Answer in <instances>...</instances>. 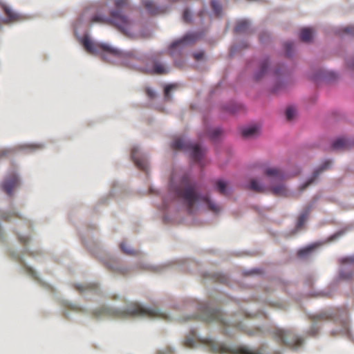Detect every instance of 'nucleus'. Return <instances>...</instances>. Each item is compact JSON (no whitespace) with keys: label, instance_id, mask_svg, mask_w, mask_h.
Instances as JSON below:
<instances>
[{"label":"nucleus","instance_id":"obj_27","mask_svg":"<svg viewBox=\"0 0 354 354\" xmlns=\"http://www.w3.org/2000/svg\"><path fill=\"white\" fill-rule=\"evenodd\" d=\"M309 212L308 211H306L305 212L302 213L298 218L297 227L298 228L301 227L306 221L308 219Z\"/></svg>","mask_w":354,"mask_h":354},{"label":"nucleus","instance_id":"obj_22","mask_svg":"<svg viewBox=\"0 0 354 354\" xmlns=\"http://www.w3.org/2000/svg\"><path fill=\"white\" fill-rule=\"evenodd\" d=\"M258 133L259 129L254 126L244 128L241 131V135L245 138H254L257 136Z\"/></svg>","mask_w":354,"mask_h":354},{"label":"nucleus","instance_id":"obj_34","mask_svg":"<svg viewBox=\"0 0 354 354\" xmlns=\"http://www.w3.org/2000/svg\"><path fill=\"white\" fill-rule=\"evenodd\" d=\"M343 32L346 34L354 35V26H348L345 27Z\"/></svg>","mask_w":354,"mask_h":354},{"label":"nucleus","instance_id":"obj_41","mask_svg":"<svg viewBox=\"0 0 354 354\" xmlns=\"http://www.w3.org/2000/svg\"><path fill=\"white\" fill-rule=\"evenodd\" d=\"M261 333V330L259 328H257L254 332H249L248 334L250 335H255Z\"/></svg>","mask_w":354,"mask_h":354},{"label":"nucleus","instance_id":"obj_40","mask_svg":"<svg viewBox=\"0 0 354 354\" xmlns=\"http://www.w3.org/2000/svg\"><path fill=\"white\" fill-rule=\"evenodd\" d=\"M19 241L23 243H26L29 241V238L27 237V236H26V237H19Z\"/></svg>","mask_w":354,"mask_h":354},{"label":"nucleus","instance_id":"obj_5","mask_svg":"<svg viewBox=\"0 0 354 354\" xmlns=\"http://www.w3.org/2000/svg\"><path fill=\"white\" fill-rule=\"evenodd\" d=\"M209 350L216 354H263L261 348L255 350L250 349L246 346H241L235 349L231 350L225 344L216 342L212 339H207L205 341Z\"/></svg>","mask_w":354,"mask_h":354},{"label":"nucleus","instance_id":"obj_45","mask_svg":"<svg viewBox=\"0 0 354 354\" xmlns=\"http://www.w3.org/2000/svg\"><path fill=\"white\" fill-rule=\"evenodd\" d=\"M274 73H275V75H280V74H281V73H280V71H279V70H276V71H274Z\"/></svg>","mask_w":354,"mask_h":354},{"label":"nucleus","instance_id":"obj_7","mask_svg":"<svg viewBox=\"0 0 354 354\" xmlns=\"http://www.w3.org/2000/svg\"><path fill=\"white\" fill-rule=\"evenodd\" d=\"M82 44L86 51L91 54H97L102 50L118 57H122L124 55L123 53L118 49L113 48L107 44L95 43L86 37L83 38Z\"/></svg>","mask_w":354,"mask_h":354},{"label":"nucleus","instance_id":"obj_44","mask_svg":"<svg viewBox=\"0 0 354 354\" xmlns=\"http://www.w3.org/2000/svg\"><path fill=\"white\" fill-rule=\"evenodd\" d=\"M126 55H127V56H128V57H131L133 56V53H131V52H129V53H127L126 54Z\"/></svg>","mask_w":354,"mask_h":354},{"label":"nucleus","instance_id":"obj_6","mask_svg":"<svg viewBox=\"0 0 354 354\" xmlns=\"http://www.w3.org/2000/svg\"><path fill=\"white\" fill-rule=\"evenodd\" d=\"M272 335L278 343L292 349L298 348L304 343V339L295 335L290 330L276 328L272 332Z\"/></svg>","mask_w":354,"mask_h":354},{"label":"nucleus","instance_id":"obj_14","mask_svg":"<svg viewBox=\"0 0 354 354\" xmlns=\"http://www.w3.org/2000/svg\"><path fill=\"white\" fill-rule=\"evenodd\" d=\"M131 159L138 169L142 170L148 174L149 164L147 158L140 154L138 147H133L131 153Z\"/></svg>","mask_w":354,"mask_h":354},{"label":"nucleus","instance_id":"obj_2","mask_svg":"<svg viewBox=\"0 0 354 354\" xmlns=\"http://www.w3.org/2000/svg\"><path fill=\"white\" fill-rule=\"evenodd\" d=\"M114 4L116 10L111 11L109 17H106L102 10H101L91 18V23L111 25L122 34L129 36L131 33L132 21L127 16L121 13L122 9H126L129 7V1L114 0Z\"/></svg>","mask_w":354,"mask_h":354},{"label":"nucleus","instance_id":"obj_25","mask_svg":"<svg viewBox=\"0 0 354 354\" xmlns=\"http://www.w3.org/2000/svg\"><path fill=\"white\" fill-rule=\"evenodd\" d=\"M330 160H326L325 161L322 165H320L313 173V175L312 177H317L322 171L328 169L330 165H331Z\"/></svg>","mask_w":354,"mask_h":354},{"label":"nucleus","instance_id":"obj_47","mask_svg":"<svg viewBox=\"0 0 354 354\" xmlns=\"http://www.w3.org/2000/svg\"><path fill=\"white\" fill-rule=\"evenodd\" d=\"M186 344H190V343L189 342V340H188V339H187V341H186Z\"/></svg>","mask_w":354,"mask_h":354},{"label":"nucleus","instance_id":"obj_31","mask_svg":"<svg viewBox=\"0 0 354 354\" xmlns=\"http://www.w3.org/2000/svg\"><path fill=\"white\" fill-rule=\"evenodd\" d=\"M176 88H177V85H176V84H169V85H167L165 86L164 92H165V98L167 100H171V96H170L169 93L173 89H174Z\"/></svg>","mask_w":354,"mask_h":354},{"label":"nucleus","instance_id":"obj_35","mask_svg":"<svg viewBox=\"0 0 354 354\" xmlns=\"http://www.w3.org/2000/svg\"><path fill=\"white\" fill-rule=\"evenodd\" d=\"M193 57L196 61H200L204 57V52L200 51L193 54Z\"/></svg>","mask_w":354,"mask_h":354},{"label":"nucleus","instance_id":"obj_26","mask_svg":"<svg viewBox=\"0 0 354 354\" xmlns=\"http://www.w3.org/2000/svg\"><path fill=\"white\" fill-rule=\"evenodd\" d=\"M223 131L220 128H214L212 129H210L208 132V135L209 138L213 140H216L222 135Z\"/></svg>","mask_w":354,"mask_h":354},{"label":"nucleus","instance_id":"obj_39","mask_svg":"<svg viewBox=\"0 0 354 354\" xmlns=\"http://www.w3.org/2000/svg\"><path fill=\"white\" fill-rule=\"evenodd\" d=\"M315 179V178H310L306 183L301 186V189L304 190V189H306V187L310 185Z\"/></svg>","mask_w":354,"mask_h":354},{"label":"nucleus","instance_id":"obj_15","mask_svg":"<svg viewBox=\"0 0 354 354\" xmlns=\"http://www.w3.org/2000/svg\"><path fill=\"white\" fill-rule=\"evenodd\" d=\"M354 147V141H351L345 138H339L332 144V149L336 151H345Z\"/></svg>","mask_w":354,"mask_h":354},{"label":"nucleus","instance_id":"obj_9","mask_svg":"<svg viewBox=\"0 0 354 354\" xmlns=\"http://www.w3.org/2000/svg\"><path fill=\"white\" fill-rule=\"evenodd\" d=\"M250 189L257 192H265L271 190L272 192L277 196H285L286 194V189L282 184H279L272 187H266L258 180L253 179L250 184Z\"/></svg>","mask_w":354,"mask_h":354},{"label":"nucleus","instance_id":"obj_43","mask_svg":"<svg viewBox=\"0 0 354 354\" xmlns=\"http://www.w3.org/2000/svg\"><path fill=\"white\" fill-rule=\"evenodd\" d=\"M232 326L234 327V328H240V324L239 323H233L232 324Z\"/></svg>","mask_w":354,"mask_h":354},{"label":"nucleus","instance_id":"obj_33","mask_svg":"<svg viewBox=\"0 0 354 354\" xmlns=\"http://www.w3.org/2000/svg\"><path fill=\"white\" fill-rule=\"evenodd\" d=\"M284 47H285L286 53L287 56H288V57L291 56L292 50L293 48V44L292 42H286L284 44Z\"/></svg>","mask_w":354,"mask_h":354},{"label":"nucleus","instance_id":"obj_29","mask_svg":"<svg viewBox=\"0 0 354 354\" xmlns=\"http://www.w3.org/2000/svg\"><path fill=\"white\" fill-rule=\"evenodd\" d=\"M211 6L213 11L217 16L221 15L222 8L220 3L217 0H212L211 1Z\"/></svg>","mask_w":354,"mask_h":354},{"label":"nucleus","instance_id":"obj_42","mask_svg":"<svg viewBox=\"0 0 354 354\" xmlns=\"http://www.w3.org/2000/svg\"><path fill=\"white\" fill-rule=\"evenodd\" d=\"M27 271L30 274H31L34 278H36L34 271L32 270V268H28L27 269Z\"/></svg>","mask_w":354,"mask_h":354},{"label":"nucleus","instance_id":"obj_21","mask_svg":"<svg viewBox=\"0 0 354 354\" xmlns=\"http://www.w3.org/2000/svg\"><path fill=\"white\" fill-rule=\"evenodd\" d=\"M17 183V178H10L3 183V189L7 194L11 195Z\"/></svg>","mask_w":354,"mask_h":354},{"label":"nucleus","instance_id":"obj_10","mask_svg":"<svg viewBox=\"0 0 354 354\" xmlns=\"http://www.w3.org/2000/svg\"><path fill=\"white\" fill-rule=\"evenodd\" d=\"M201 319L205 322H217L224 326H227V322L223 318V314L218 309L204 308Z\"/></svg>","mask_w":354,"mask_h":354},{"label":"nucleus","instance_id":"obj_37","mask_svg":"<svg viewBox=\"0 0 354 354\" xmlns=\"http://www.w3.org/2000/svg\"><path fill=\"white\" fill-rule=\"evenodd\" d=\"M26 147L28 149H30L32 151H34V150L42 149L43 145H27Z\"/></svg>","mask_w":354,"mask_h":354},{"label":"nucleus","instance_id":"obj_38","mask_svg":"<svg viewBox=\"0 0 354 354\" xmlns=\"http://www.w3.org/2000/svg\"><path fill=\"white\" fill-rule=\"evenodd\" d=\"M146 93H147V95L150 98H153V97H155V93H154V91H153L152 89L149 88H147L146 89Z\"/></svg>","mask_w":354,"mask_h":354},{"label":"nucleus","instance_id":"obj_3","mask_svg":"<svg viewBox=\"0 0 354 354\" xmlns=\"http://www.w3.org/2000/svg\"><path fill=\"white\" fill-rule=\"evenodd\" d=\"M113 315L118 318L127 317H141L148 318H160L168 320V316L156 308H145L138 303H131L124 310H115Z\"/></svg>","mask_w":354,"mask_h":354},{"label":"nucleus","instance_id":"obj_16","mask_svg":"<svg viewBox=\"0 0 354 354\" xmlns=\"http://www.w3.org/2000/svg\"><path fill=\"white\" fill-rule=\"evenodd\" d=\"M1 6L7 17L6 22H17L21 21L23 19V17L19 14L13 11L6 4L1 3Z\"/></svg>","mask_w":354,"mask_h":354},{"label":"nucleus","instance_id":"obj_36","mask_svg":"<svg viewBox=\"0 0 354 354\" xmlns=\"http://www.w3.org/2000/svg\"><path fill=\"white\" fill-rule=\"evenodd\" d=\"M183 20L185 22H189L191 20V15L189 12V10H185L183 12Z\"/></svg>","mask_w":354,"mask_h":354},{"label":"nucleus","instance_id":"obj_4","mask_svg":"<svg viewBox=\"0 0 354 354\" xmlns=\"http://www.w3.org/2000/svg\"><path fill=\"white\" fill-rule=\"evenodd\" d=\"M171 147L174 150L188 153L193 162L201 165H203L206 149L201 147L198 144L192 143L183 137H177L174 139Z\"/></svg>","mask_w":354,"mask_h":354},{"label":"nucleus","instance_id":"obj_12","mask_svg":"<svg viewBox=\"0 0 354 354\" xmlns=\"http://www.w3.org/2000/svg\"><path fill=\"white\" fill-rule=\"evenodd\" d=\"M343 267L340 277L344 279H350L354 274V256L342 258L339 260Z\"/></svg>","mask_w":354,"mask_h":354},{"label":"nucleus","instance_id":"obj_8","mask_svg":"<svg viewBox=\"0 0 354 354\" xmlns=\"http://www.w3.org/2000/svg\"><path fill=\"white\" fill-rule=\"evenodd\" d=\"M198 38L199 35L197 33H188L182 38L175 40L169 47L170 55L174 56L176 53H180L184 48L193 45Z\"/></svg>","mask_w":354,"mask_h":354},{"label":"nucleus","instance_id":"obj_17","mask_svg":"<svg viewBox=\"0 0 354 354\" xmlns=\"http://www.w3.org/2000/svg\"><path fill=\"white\" fill-rule=\"evenodd\" d=\"M169 70L167 67H165L162 63L156 61H153V68L147 71V73L157 75L167 74Z\"/></svg>","mask_w":354,"mask_h":354},{"label":"nucleus","instance_id":"obj_23","mask_svg":"<svg viewBox=\"0 0 354 354\" xmlns=\"http://www.w3.org/2000/svg\"><path fill=\"white\" fill-rule=\"evenodd\" d=\"M250 27L249 21L246 20H241L239 21L234 27V31L236 33L245 32Z\"/></svg>","mask_w":354,"mask_h":354},{"label":"nucleus","instance_id":"obj_19","mask_svg":"<svg viewBox=\"0 0 354 354\" xmlns=\"http://www.w3.org/2000/svg\"><path fill=\"white\" fill-rule=\"evenodd\" d=\"M143 5L151 15H158L165 12V9L156 6L154 3L149 0L143 1Z\"/></svg>","mask_w":354,"mask_h":354},{"label":"nucleus","instance_id":"obj_28","mask_svg":"<svg viewBox=\"0 0 354 354\" xmlns=\"http://www.w3.org/2000/svg\"><path fill=\"white\" fill-rule=\"evenodd\" d=\"M216 189H218V192L223 195L226 196L228 194L227 185L224 182H223L221 180H219L217 183Z\"/></svg>","mask_w":354,"mask_h":354},{"label":"nucleus","instance_id":"obj_24","mask_svg":"<svg viewBox=\"0 0 354 354\" xmlns=\"http://www.w3.org/2000/svg\"><path fill=\"white\" fill-rule=\"evenodd\" d=\"M319 245L317 243L312 244L308 245L304 248L299 250L297 252V254L300 257H305L312 253V252L317 248Z\"/></svg>","mask_w":354,"mask_h":354},{"label":"nucleus","instance_id":"obj_20","mask_svg":"<svg viewBox=\"0 0 354 354\" xmlns=\"http://www.w3.org/2000/svg\"><path fill=\"white\" fill-rule=\"evenodd\" d=\"M313 30L311 28H304L300 30L299 38L302 41L309 42L313 37Z\"/></svg>","mask_w":354,"mask_h":354},{"label":"nucleus","instance_id":"obj_32","mask_svg":"<svg viewBox=\"0 0 354 354\" xmlns=\"http://www.w3.org/2000/svg\"><path fill=\"white\" fill-rule=\"evenodd\" d=\"M295 112H296L295 109L293 107H292V106L288 107L286 110V117L287 120H292L295 115Z\"/></svg>","mask_w":354,"mask_h":354},{"label":"nucleus","instance_id":"obj_18","mask_svg":"<svg viewBox=\"0 0 354 354\" xmlns=\"http://www.w3.org/2000/svg\"><path fill=\"white\" fill-rule=\"evenodd\" d=\"M268 65L269 62L268 59H264L260 63L259 70L254 75V78L256 81L260 80L266 75Z\"/></svg>","mask_w":354,"mask_h":354},{"label":"nucleus","instance_id":"obj_1","mask_svg":"<svg viewBox=\"0 0 354 354\" xmlns=\"http://www.w3.org/2000/svg\"><path fill=\"white\" fill-rule=\"evenodd\" d=\"M178 182L171 181V189L176 196L182 198L189 214L194 212L196 203H205L208 209L213 213H218L221 210L218 205L212 201L208 194L201 195L198 193V187L190 182L189 178H177Z\"/></svg>","mask_w":354,"mask_h":354},{"label":"nucleus","instance_id":"obj_11","mask_svg":"<svg viewBox=\"0 0 354 354\" xmlns=\"http://www.w3.org/2000/svg\"><path fill=\"white\" fill-rule=\"evenodd\" d=\"M253 169L259 170L268 177H283V176L282 169L279 167H270L266 162H257L253 165Z\"/></svg>","mask_w":354,"mask_h":354},{"label":"nucleus","instance_id":"obj_30","mask_svg":"<svg viewBox=\"0 0 354 354\" xmlns=\"http://www.w3.org/2000/svg\"><path fill=\"white\" fill-rule=\"evenodd\" d=\"M120 247L122 252L126 254L134 255L136 254V252L133 249H131L126 243H121Z\"/></svg>","mask_w":354,"mask_h":354},{"label":"nucleus","instance_id":"obj_46","mask_svg":"<svg viewBox=\"0 0 354 354\" xmlns=\"http://www.w3.org/2000/svg\"><path fill=\"white\" fill-rule=\"evenodd\" d=\"M263 36H262V35H261V36H260V40H261V41H263Z\"/></svg>","mask_w":354,"mask_h":354},{"label":"nucleus","instance_id":"obj_13","mask_svg":"<svg viewBox=\"0 0 354 354\" xmlns=\"http://www.w3.org/2000/svg\"><path fill=\"white\" fill-rule=\"evenodd\" d=\"M329 318V315L326 312H321L312 315L310 317V319L313 322V324L310 328L307 331V334L312 337L316 336L319 333L320 329V326L318 322L319 321L328 320Z\"/></svg>","mask_w":354,"mask_h":354}]
</instances>
